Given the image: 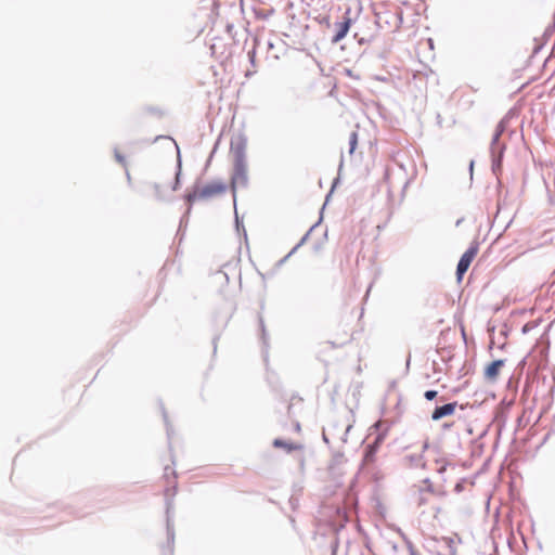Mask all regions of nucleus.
Segmentation results:
<instances>
[{
  "mask_svg": "<svg viewBox=\"0 0 555 555\" xmlns=\"http://www.w3.org/2000/svg\"><path fill=\"white\" fill-rule=\"evenodd\" d=\"M247 140L244 135H237L231 140L230 152L233 157V171L231 176V190L233 203L236 202V189L246 188L248 184V171L246 160Z\"/></svg>",
  "mask_w": 555,
  "mask_h": 555,
  "instance_id": "nucleus-1",
  "label": "nucleus"
},
{
  "mask_svg": "<svg viewBox=\"0 0 555 555\" xmlns=\"http://www.w3.org/2000/svg\"><path fill=\"white\" fill-rule=\"evenodd\" d=\"M504 131H505V124H504V120H501L496 125L495 131H494L492 140H491V144H490V154H491V158H492L491 169L495 176H499V173L502 170V162H503L504 152H505V144L500 142V138Z\"/></svg>",
  "mask_w": 555,
  "mask_h": 555,
  "instance_id": "nucleus-2",
  "label": "nucleus"
},
{
  "mask_svg": "<svg viewBox=\"0 0 555 555\" xmlns=\"http://www.w3.org/2000/svg\"><path fill=\"white\" fill-rule=\"evenodd\" d=\"M352 25V17H351V9L348 8L341 17L336 21L331 29L333 30V36L331 38V43L336 44L340 42L349 33L350 27Z\"/></svg>",
  "mask_w": 555,
  "mask_h": 555,
  "instance_id": "nucleus-3",
  "label": "nucleus"
},
{
  "mask_svg": "<svg viewBox=\"0 0 555 555\" xmlns=\"http://www.w3.org/2000/svg\"><path fill=\"white\" fill-rule=\"evenodd\" d=\"M477 253H478V245L475 244V245H470L467 248V250L462 255V257L460 258V261L457 263V267H456L457 281L462 280L463 275L468 270V268H469L473 259L477 255Z\"/></svg>",
  "mask_w": 555,
  "mask_h": 555,
  "instance_id": "nucleus-4",
  "label": "nucleus"
},
{
  "mask_svg": "<svg viewBox=\"0 0 555 555\" xmlns=\"http://www.w3.org/2000/svg\"><path fill=\"white\" fill-rule=\"evenodd\" d=\"M227 191V184L220 181H215L205 185L199 192L201 199H208L216 195L222 194Z\"/></svg>",
  "mask_w": 555,
  "mask_h": 555,
  "instance_id": "nucleus-5",
  "label": "nucleus"
},
{
  "mask_svg": "<svg viewBox=\"0 0 555 555\" xmlns=\"http://www.w3.org/2000/svg\"><path fill=\"white\" fill-rule=\"evenodd\" d=\"M170 489L166 490V496H168ZM166 524H167V535L169 541H173L175 539V530H173V499H166Z\"/></svg>",
  "mask_w": 555,
  "mask_h": 555,
  "instance_id": "nucleus-6",
  "label": "nucleus"
},
{
  "mask_svg": "<svg viewBox=\"0 0 555 555\" xmlns=\"http://www.w3.org/2000/svg\"><path fill=\"white\" fill-rule=\"evenodd\" d=\"M457 402H449L440 406H436L431 413L433 421H439L446 416H450L455 412Z\"/></svg>",
  "mask_w": 555,
  "mask_h": 555,
  "instance_id": "nucleus-7",
  "label": "nucleus"
},
{
  "mask_svg": "<svg viewBox=\"0 0 555 555\" xmlns=\"http://www.w3.org/2000/svg\"><path fill=\"white\" fill-rule=\"evenodd\" d=\"M403 462L406 466H409L411 468H417V467L425 468V466H426V462H425L423 452L406 454L403 457Z\"/></svg>",
  "mask_w": 555,
  "mask_h": 555,
  "instance_id": "nucleus-8",
  "label": "nucleus"
},
{
  "mask_svg": "<svg viewBox=\"0 0 555 555\" xmlns=\"http://www.w3.org/2000/svg\"><path fill=\"white\" fill-rule=\"evenodd\" d=\"M504 360H495L491 362L485 370V377L487 379L493 380L499 375L500 367L504 365Z\"/></svg>",
  "mask_w": 555,
  "mask_h": 555,
  "instance_id": "nucleus-9",
  "label": "nucleus"
},
{
  "mask_svg": "<svg viewBox=\"0 0 555 555\" xmlns=\"http://www.w3.org/2000/svg\"><path fill=\"white\" fill-rule=\"evenodd\" d=\"M273 446L275 448H283L286 450V452H292V451H295V450H299L302 448L301 444H298V443H293V442H287L283 439H280V438H276L273 440Z\"/></svg>",
  "mask_w": 555,
  "mask_h": 555,
  "instance_id": "nucleus-10",
  "label": "nucleus"
},
{
  "mask_svg": "<svg viewBox=\"0 0 555 555\" xmlns=\"http://www.w3.org/2000/svg\"><path fill=\"white\" fill-rule=\"evenodd\" d=\"M198 192H199V191L194 190L193 192L188 193V194L184 196L185 201L189 203V208H188V210H186V214H185V215L181 218V220H180V228L182 227V224H183L184 220H186V216H188V215L190 214V211H191V206H192V204H193L196 199H201V198L198 197Z\"/></svg>",
  "mask_w": 555,
  "mask_h": 555,
  "instance_id": "nucleus-11",
  "label": "nucleus"
},
{
  "mask_svg": "<svg viewBox=\"0 0 555 555\" xmlns=\"http://www.w3.org/2000/svg\"><path fill=\"white\" fill-rule=\"evenodd\" d=\"M319 223L317 222L315 224H313L309 231L301 237V240L292 248V250L289 251V255H294L299 247H301L309 238L310 236V233L313 231V229L318 225Z\"/></svg>",
  "mask_w": 555,
  "mask_h": 555,
  "instance_id": "nucleus-12",
  "label": "nucleus"
},
{
  "mask_svg": "<svg viewBox=\"0 0 555 555\" xmlns=\"http://www.w3.org/2000/svg\"><path fill=\"white\" fill-rule=\"evenodd\" d=\"M358 144V133L352 131L349 135V154H353Z\"/></svg>",
  "mask_w": 555,
  "mask_h": 555,
  "instance_id": "nucleus-13",
  "label": "nucleus"
},
{
  "mask_svg": "<svg viewBox=\"0 0 555 555\" xmlns=\"http://www.w3.org/2000/svg\"><path fill=\"white\" fill-rule=\"evenodd\" d=\"M375 454H376V451H374V449H371V448L366 447L365 448V452H364V456H363V462L365 464L374 462Z\"/></svg>",
  "mask_w": 555,
  "mask_h": 555,
  "instance_id": "nucleus-14",
  "label": "nucleus"
},
{
  "mask_svg": "<svg viewBox=\"0 0 555 555\" xmlns=\"http://www.w3.org/2000/svg\"><path fill=\"white\" fill-rule=\"evenodd\" d=\"M180 176H181V159L180 154L178 153V166H177V172H176V181L172 185V191H177L180 185Z\"/></svg>",
  "mask_w": 555,
  "mask_h": 555,
  "instance_id": "nucleus-15",
  "label": "nucleus"
},
{
  "mask_svg": "<svg viewBox=\"0 0 555 555\" xmlns=\"http://www.w3.org/2000/svg\"><path fill=\"white\" fill-rule=\"evenodd\" d=\"M259 43L258 39H254V47L251 50L248 51V60L253 66L256 65V47Z\"/></svg>",
  "mask_w": 555,
  "mask_h": 555,
  "instance_id": "nucleus-16",
  "label": "nucleus"
},
{
  "mask_svg": "<svg viewBox=\"0 0 555 555\" xmlns=\"http://www.w3.org/2000/svg\"><path fill=\"white\" fill-rule=\"evenodd\" d=\"M395 170L391 169V168H387L386 171H385V180L386 182L388 183V191L390 192L391 188H392V182H391V176L395 175Z\"/></svg>",
  "mask_w": 555,
  "mask_h": 555,
  "instance_id": "nucleus-17",
  "label": "nucleus"
},
{
  "mask_svg": "<svg viewBox=\"0 0 555 555\" xmlns=\"http://www.w3.org/2000/svg\"><path fill=\"white\" fill-rule=\"evenodd\" d=\"M162 413H163L164 422H165V425H166L167 436H168V438H170L171 428H170V424H169V421H168L167 413H166L165 408L163 405H162Z\"/></svg>",
  "mask_w": 555,
  "mask_h": 555,
  "instance_id": "nucleus-18",
  "label": "nucleus"
},
{
  "mask_svg": "<svg viewBox=\"0 0 555 555\" xmlns=\"http://www.w3.org/2000/svg\"><path fill=\"white\" fill-rule=\"evenodd\" d=\"M234 209H235V225H236V230H237V232H240L241 229H242L243 233H244V236L246 237L247 236L246 230H245L244 225L240 222V219H238V215H237V211H236V204L234 205Z\"/></svg>",
  "mask_w": 555,
  "mask_h": 555,
  "instance_id": "nucleus-19",
  "label": "nucleus"
},
{
  "mask_svg": "<svg viewBox=\"0 0 555 555\" xmlns=\"http://www.w3.org/2000/svg\"><path fill=\"white\" fill-rule=\"evenodd\" d=\"M438 392L436 390H426L424 392V398L428 401H431L437 398Z\"/></svg>",
  "mask_w": 555,
  "mask_h": 555,
  "instance_id": "nucleus-20",
  "label": "nucleus"
},
{
  "mask_svg": "<svg viewBox=\"0 0 555 555\" xmlns=\"http://www.w3.org/2000/svg\"><path fill=\"white\" fill-rule=\"evenodd\" d=\"M382 440H383L382 436H377L375 441L373 443L367 444V447L371 449H374V451L377 452V449H378Z\"/></svg>",
  "mask_w": 555,
  "mask_h": 555,
  "instance_id": "nucleus-21",
  "label": "nucleus"
},
{
  "mask_svg": "<svg viewBox=\"0 0 555 555\" xmlns=\"http://www.w3.org/2000/svg\"><path fill=\"white\" fill-rule=\"evenodd\" d=\"M382 440H383L382 436H377L375 441L373 443L367 444V447L371 449H374V451L377 452V449H378Z\"/></svg>",
  "mask_w": 555,
  "mask_h": 555,
  "instance_id": "nucleus-22",
  "label": "nucleus"
},
{
  "mask_svg": "<svg viewBox=\"0 0 555 555\" xmlns=\"http://www.w3.org/2000/svg\"><path fill=\"white\" fill-rule=\"evenodd\" d=\"M426 503H427V498L424 495V490H420L417 504L421 506V505H424Z\"/></svg>",
  "mask_w": 555,
  "mask_h": 555,
  "instance_id": "nucleus-23",
  "label": "nucleus"
},
{
  "mask_svg": "<svg viewBox=\"0 0 555 555\" xmlns=\"http://www.w3.org/2000/svg\"><path fill=\"white\" fill-rule=\"evenodd\" d=\"M115 158L118 163H120L121 165H125L126 164V160H125V156L121 155L117 150H115Z\"/></svg>",
  "mask_w": 555,
  "mask_h": 555,
  "instance_id": "nucleus-24",
  "label": "nucleus"
},
{
  "mask_svg": "<svg viewBox=\"0 0 555 555\" xmlns=\"http://www.w3.org/2000/svg\"><path fill=\"white\" fill-rule=\"evenodd\" d=\"M423 482L426 485L425 491L433 493L434 489H433V483L430 482V480L428 478H426L423 480Z\"/></svg>",
  "mask_w": 555,
  "mask_h": 555,
  "instance_id": "nucleus-25",
  "label": "nucleus"
},
{
  "mask_svg": "<svg viewBox=\"0 0 555 555\" xmlns=\"http://www.w3.org/2000/svg\"><path fill=\"white\" fill-rule=\"evenodd\" d=\"M320 23H321L322 25L326 26L327 28H331V27H332V25H333V24L331 23V18H330V16H324V17L320 21Z\"/></svg>",
  "mask_w": 555,
  "mask_h": 555,
  "instance_id": "nucleus-26",
  "label": "nucleus"
},
{
  "mask_svg": "<svg viewBox=\"0 0 555 555\" xmlns=\"http://www.w3.org/2000/svg\"><path fill=\"white\" fill-rule=\"evenodd\" d=\"M260 327H261V332H262L263 344H267V334H266V328H264V324H263V320L262 319H260Z\"/></svg>",
  "mask_w": 555,
  "mask_h": 555,
  "instance_id": "nucleus-27",
  "label": "nucleus"
},
{
  "mask_svg": "<svg viewBox=\"0 0 555 555\" xmlns=\"http://www.w3.org/2000/svg\"><path fill=\"white\" fill-rule=\"evenodd\" d=\"M339 182V178H336L333 182L332 189H334ZM333 190L330 191V193L326 195V202L328 201L330 196L332 195Z\"/></svg>",
  "mask_w": 555,
  "mask_h": 555,
  "instance_id": "nucleus-28",
  "label": "nucleus"
},
{
  "mask_svg": "<svg viewBox=\"0 0 555 555\" xmlns=\"http://www.w3.org/2000/svg\"><path fill=\"white\" fill-rule=\"evenodd\" d=\"M410 182H411V179H408L404 182L403 188H402V197L404 196V192H405L406 188L409 186Z\"/></svg>",
  "mask_w": 555,
  "mask_h": 555,
  "instance_id": "nucleus-29",
  "label": "nucleus"
},
{
  "mask_svg": "<svg viewBox=\"0 0 555 555\" xmlns=\"http://www.w3.org/2000/svg\"><path fill=\"white\" fill-rule=\"evenodd\" d=\"M154 189H155L156 196H157L158 198H160V195H159V184L155 183V184H154Z\"/></svg>",
  "mask_w": 555,
  "mask_h": 555,
  "instance_id": "nucleus-30",
  "label": "nucleus"
},
{
  "mask_svg": "<svg viewBox=\"0 0 555 555\" xmlns=\"http://www.w3.org/2000/svg\"><path fill=\"white\" fill-rule=\"evenodd\" d=\"M410 555H418L415 548L410 544L409 545Z\"/></svg>",
  "mask_w": 555,
  "mask_h": 555,
  "instance_id": "nucleus-31",
  "label": "nucleus"
},
{
  "mask_svg": "<svg viewBox=\"0 0 555 555\" xmlns=\"http://www.w3.org/2000/svg\"><path fill=\"white\" fill-rule=\"evenodd\" d=\"M474 164H475V162H474V160H470V163H469V172H470V177H473V168H474Z\"/></svg>",
  "mask_w": 555,
  "mask_h": 555,
  "instance_id": "nucleus-32",
  "label": "nucleus"
},
{
  "mask_svg": "<svg viewBox=\"0 0 555 555\" xmlns=\"http://www.w3.org/2000/svg\"><path fill=\"white\" fill-rule=\"evenodd\" d=\"M350 428H351V426H350V425H348V426L346 427V430H345V434H344V438H343V440H344V441H346V436H347V434L349 433Z\"/></svg>",
  "mask_w": 555,
  "mask_h": 555,
  "instance_id": "nucleus-33",
  "label": "nucleus"
},
{
  "mask_svg": "<svg viewBox=\"0 0 555 555\" xmlns=\"http://www.w3.org/2000/svg\"><path fill=\"white\" fill-rule=\"evenodd\" d=\"M398 171L399 172H404L405 171V167L402 164H399L398 165Z\"/></svg>",
  "mask_w": 555,
  "mask_h": 555,
  "instance_id": "nucleus-34",
  "label": "nucleus"
},
{
  "mask_svg": "<svg viewBox=\"0 0 555 555\" xmlns=\"http://www.w3.org/2000/svg\"><path fill=\"white\" fill-rule=\"evenodd\" d=\"M428 442H424L423 447H422V452L424 453L427 449H428Z\"/></svg>",
  "mask_w": 555,
  "mask_h": 555,
  "instance_id": "nucleus-35",
  "label": "nucleus"
},
{
  "mask_svg": "<svg viewBox=\"0 0 555 555\" xmlns=\"http://www.w3.org/2000/svg\"><path fill=\"white\" fill-rule=\"evenodd\" d=\"M322 437H323L324 442H325V443H328V438H327V436H326V434H325V433H323Z\"/></svg>",
  "mask_w": 555,
  "mask_h": 555,
  "instance_id": "nucleus-36",
  "label": "nucleus"
},
{
  "mask_svg": "<svg viewBox=\"0 0 555 555\" xmlns=\"http://www.w3.org/2000/svg\"><path fill=\"white\" fill-rule=\"evenodd\" d=\"M292 255H289V253L284 257V259L282 261H286Z\"/></svg>",
  "mask_w": 555,
  "mask_h": 555,
  "instance_id": "nucleus-37",
  "label": "nucleus"
},
{
  "mask_svg": "<svg viewBox=\"0 0 555 555\" xmlns=\"http://www.w3.org/2000/svg\"><path fill=\"white\" fill-rule=\"evenodd\" d=\"M169 467H165V476L168 477Z\"/></svg>",
  "mask_w": 555,
  "mask_h": 555,
  "instance_id": "nucleus-38",
  "label": "nucleus"
},
{
  "mask_svg": "<svg viewBox=\"0 0 555 555\" xmlns=\"http://www.w3.org/2000/svg\"><path fill=\"white\" fill-rule=\"evenodd\" d=\"M254 73H256V70H254V72L247 70L246 76H250Z\"/></svg>",
  "mask_w": 555,
  "mask_h": 555,
  "instance_id": "nucleus-39",
  "label": "nucleus"
},
{
  "mask_svg": "<svg viewBox=\"0 0 555 555\" xmlns=\"http://www.w3.org/2000/svg\"><path fill=\"white\" fill-rule=\"evenodd\" d=\"M176 494V486L172 487V496Z\"/></svg>",
  "mask_w": 555,
  "mask_h": 555,
  "instance_id": "nucleus-40",
  "label": "nucleus"
},
{
  "mask_svg": "<svg viewBox=\"0 0 555 555\" xmlns=\"http://www.w3.org/2000/svg\"><path fill=\"white\" fill-rule=\"evenodd\" d=\"M295 429H296V430H299V429H300V426H299V424H298V423L296 424Z\"/></svg>",
  "mask_w": 555,
  "mask_h": 555,
  "instance_id": "nucleus-41",
  "label": "nucleus"
},
{
  "mask_svg": "<svg viewBox=\"0 0 555 555\" xmlns=\"http://www.w3.org/2000/svg\"><path fill=\"white\" fill-rule=\"evenodd\" d=\"M126 175H127V179L130 180V173L128 171H126Z\"/></svg>",
  "mask_w": 555,
  "mask_h": 555,
  "instance_id": "nucleus-42",
  "label": "nucleus"
},
{
  "mask_svg": "<svg viewBox=\"0 0 555 555\" xmlns=\"http://www.w3.org/2000/svg\"><path fill=\"white\" fill-rule=\"evenodd\" d=\"M214 345H216V339L214 340ZM217 346H214V350L216 351Z\"/></svg>",
  "mask_w": 555,
  "mask_h": 555,
  "instance_id": "nucleus-43",
  "label": "nucleus"
},
{
  "mask_svg": "<svg viewBox=\"0 0 555 555\" xmlns=\"http://www.w3.org/2000/svg\"><path fill=\"white\" fill-rule=\"evenodd\" d=\"M268 47H269V48H272V47H273V44H272L271 42H268Z\"/></svg>",
  "mask_w": 555,
  "mask_h": 555,
  "instance_id": "nucleus-44",
  "label": "nucleus"
},
{
  "mask_svg": "<svg viewBox=\"0 0 555 555\" xmlns=\"http://www.w3.org/2000/svg\"><path fill=\"white\" fill-rule=\"evenodd\" d=\"M452 555H454V552H452Z\"/></svg>",
  "mask_w": 555,
  "mask_h": 555,
  "instance_id": "nucleus-45",
  "label": "nucleus"
}]
</instances>
